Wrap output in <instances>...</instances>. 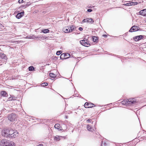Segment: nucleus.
Wrapping results in <instances>:
<instances>
[{"instance_id": "nucleus-1", "label": "nucleus", "mask_w": 146, "mask_h": 146, "mask_svg": "<svg viewBox=\"0 0 146 146\" xmlns=\"http://www.w3.org/2000/svg\"><path fill=\"white\" fill-rule=\"evenodd\" d=\"M0 145L1 146H15V143L13 141L9 140L3 139L0 141Z\"/></svg>"}, {"instance_id": "nucleus-2", "label": "nucleus", "mask_w": 146, "mask_h": 146, "mask_svg": "<svg viewBox=\"0 0 146 146\" xmlns=\"http://www.w3.org/2000/svg\"><path fill=\"white\" fill-rule=\"evenodd\" d=\"M74 30V26L70 25L65 27L62 29V31L64 33H68L71 32Z\"/></svg>"}, {"instance_id": "nucleus-3", "label": "nucleus", "mask_w": 146, "mask_h": 146, "mask_svg": "<svg viewBox=\"0 0 146 146\" xmlns=\"http://www.w3.org/2000/svg\"><path fill=\"white\" fill-rule=\"evenodd\" d=\"M8 134H9V137L10 138H14L17 136L18 134V132L17 131H14L12 129H9L8 131Z\"/></svg>"}, {"instance_id": "nucleus-4", "label": "nucleus", "mask_w": 146, "mask_h": 146, "mask_svg": "<svg viewBox=\"0 0 146 146\" xmlns=\"http://www.w3.org/2000/svg\"><path fill=\"white\" fill-rule=\"evenodd\" d=\"M122 104L124 105L129 104L130 105H132L133 104H135L137 102L133 98L129 99L128 100H127L125 102L122 101Z\"/></svg>"}, {"instance_id": "nucleus-5", "label": "nucleus", "mask_w": 146, "mask_h": 146, "mask_svg": "<svg viewBox=\"0 0 146 146\" xmlns=\"http://www.w3.org/2000/svg\"><path fill=\"white\" fill-rule=\"evenodd\" d=\"M8 131H9V129L6 128L3 129L1 132V135L6 138L9 137V134H8Z\"/></svg>"}, {"instance_id": "nucleus-6", "label": "nucleus", "mask_w": 146, "mask_h": 146, "mask_svg": "<svg viewBox=\"0 0 146 146\" xmlns=\"http://www.w3.org/2000/svg\"><path fill=\"white\" fill-rule=\"evenodd\" d=\"M8 119L11 121H15L16 119V115L14 113H12L7 117Z\"/></svg>"}, {"instance_id": "nucleus-7", "label": "nucleus", "mask_w": 146, "mask_h": 146, "mask_svg": "<svg viewBox=\"0 0 146 146\" xmlns=\"http://www.w3.org/2000/svg\"><path fill=\"white\" fill-rule=\"evenodd\" d=\"M80 43L82 45L86 47H88L90 45V44L88 42L87 40H81Z\"/></svg>"}, {"instance_id": "nucleus-8", "label": "nucleus", "mask_w": 146, "mask_h": 146, "mask_svg": "<svg viewBox=\"0 0 146 146\" xmlns=\"http://www.w3.org/2000/svg\"><path fill=\"white\" fill-rule=\"evenodd\" d=\"M84 106L85 108H91L95 106V105L91 103L86 102L84 105Z\"/></svg>"}, {"instance_id": "nucleus-9", "label": "nucleus", "mask_w": 146, "mask_h": 146, "mask_svg": "<svg viewBox=\"0 0 146 146\" xmlns=\"http://www.w3.org/2000/svg\"><path fill=\"white\" fill-rule=\"evenodd\" d=\"M139 28L138 26L134 25L130 29L129 31L130 32H133L137 31L138 30Z\"/></svg>"}, {"instance_id": "nucleus-10", "label": "nucleus", "mask_w": 146, "mask_h": 146, "mask_svg": "<svg viewBox=\"0 0 146 146\" xmlns=\"http://www.w3.org/2000/svg\"><path fill=\"white\" fill-rule=\"evenodd\" d=\"M24 14V11L22 12L21 13H18L16 16V17L17 19H20L21 17H23Z\"/></svg>"}, {"instance_id": "nucleus-11", "label": "nucleus", "mask_w": 146, "mask_h": 146, "mask_svg": "<svg viewBox=\"0 0 146 146\" xmlns=\"http://www.w3.org/2000/svg\"><path fill=\"white\" fill-rule=\"evenodd\" d=\"M139 13V15L145 16H146V9L140 11Z\"/></svg>"}, {"instance_id": "nucleus-12", "label": "nucleus", "mask_w": 146, "mask_h": 146, "mask_svg": "<svg viewBox=\"0 0 146 146\" xmlns=\"http://www.w3.org/2000/svg\"><path fill=\"white\" fill-rule=\"evenodd\" d=\"M143 38V35H141L136 36L134 37H133V39L135 41H138Z\"/></svg>"}, {"instance_id": "nucleus-13", "label": "nucleus", "mask_w": 146, "mask_h": 146, "mask_svg": "<svg viewBox=\"0 0 146 146\" xmlns=\"http://www.w3.org/2000/svg\"><path fill=\"white\" fill-rule=\"evenodd\" d=\"M137 2H131L126 4L125 5L126 6L135 5H137Z\"/></svg>"}, {"instance_id": "nucleus-14", "label": "nucleus", "mask_w": 146, "mask_h": 146, "mask_svg": "<svg viewBox=\"0 0 146 146\" xmlns=\"http://www.w3.org/2000/svg\"><path fill=\"white\" fill-rule=\"evenodd\" d=\"M1 94L3 97H7L8 96L7 92L4 91H2L1 92Z\"/></svg>"}, {"instance_id": "nucleus-15", "label": "nucleus", "mask_w": 146, "mask_h": 146, "mask_svg": "<svg viewBox=\"0 0 146 146\" xmlns=\"http://www.w3.org/2000/svg\"><path fill=\"white\" fill-rule=\"evenodd\" d=\"M65 54V59H67L69 58L70 57V54L68 53H64Z\"/></svg>"}, {"instance_id": "nucleus-16", "label": "nucleus", "mask_w": 146, "mask_h": 146, "mask_svg": "<svg viewBox=\"0 0 146 146\" xmlns=\"http://www.w3.org/2000/svg\"><path fill=\"white\" fill-rule=\"evenodd\" d=\"M0 56L2 59H6V55L3 53H1L0 54Z\"/></svg>"}, {"instance_id": "nucleus-17", "label": "nucleus", "mask_w": 146, "mask_h": 146, "mask_svg": "<svg viewBox=\"0 0 146 146\" xmlns=\"http://www.w3.org/2000/svg\"><path fill=\"white\" fill-rule=\"evenodd\" d=\"M41 31L43 33H49L50 31L48 29H44L42 30Z\"/></svg>"}, {"instance_id": "nucleus-18", "label": "nucleus", "mask_w": 146, "mask_h": 146, "mask_svg": "<svg viewBox=\"0 0 146 146\" xmlns=\"http://www.w3.org/2000/svg\"><path fill=\"white\" fill-rule=\"evenodd\" d=\"M61 136L56 135V136H55L54 137V139L56 140V141H58L60 140V137Z\"/></svg>"}, {"instance_id": "nucleus-19", "label": "nucleus", "mask_w": 146, "mask_h": 146, "mask_svg": "<svg viewBox=\"0 0 146 146\" xmlns=\"http://www.w3.org/2000/svg\"><path fill=\"white\" fill-rule=\"evenodd\" d=\"M59 126L60 124H59L57 123L55 125L54 127L55 128H57L59 131H61V130H62V129H60L59 128H58V127H59Z\"/></svg>"}, {"instance_id": "nucleus-20", "label": "nucleus", "mask_w": 146, "mask_h": 146, "mask_svg": "<svg viewBox=\"0 0 146 146\" xmlns=\"http://www.w3.org/2000/svg\"><path fill=\"white\" fill-rule=\"evenodd\" d=\"M87 129L89 131H92L93 130V129H92V127L89 125H87Z\"/></svg>"}, {"instance_id": "nucleus-21", "label": "nucleus", "mask_w": 146, "mask_h": 146, "mask_svg": "<svg viewBox=\"0 0 146 146\" xmlns=\"http://www.w3.org/2000/svg\"><path fill=\"white\" fill-rule=\"evenodd\" d=\"M49 76L50 77L52 78H54L56 77V75L53 73H50Z\"/></svg>"}, {"instance_id": "nucleus-22", "label": "nucleus", "mask_w": 146, "mask_h": 146, "mask_svg": "<svg viewBox=\"0 0 146 146\" xmlns=\"http://www.w3.org/2000/svg\"><path fill=\"white\" fill-rule=\"evenodd\" d=\"M93 41L94 42H96L98 40V38L96 36H94L92 38Z\"/></svg>"}, {"instance_id": "nucleus-23", "label": "nucleus", "mask_w": 146, "mask_h": 146, "mask_svg": "<svg viewBox=\"0 0 146 146\" xmlns=\"http://www.w3.org/2000/svg\"><path fill=\"white\" fill-rule=\"evenodd\" d=\"M65 54H64V53L62 54L60 57V58L61 59H65Z\"/></svg>"}, {"instance_id": "nucleus-24", "label": "nucleus", "mask_w": 146, "mask_h": 146, "mask_svg": "<svg viewBox=\"0 0 146 146\" xmlns=\"http://www.w3.org/2000/svg\"><path fill=\"white\" fill-rule=\"evenodd\" d=\"M29 71H33L34 70V68L33 66H30L29 67Z\"/></svg>"}, {"instance_id": "nucleus-25", "label": "nucleus", "mask_w": 146, "mask_h": 146, "mask_svg": "<svg viewBox=\"0 0 146 146\" xmlns=\"http://www.w3.org/2000/svg\"><path fill=\"white\" fill-rule=\"evenodd\" d=\"M14 100H15V99L13 98V96L9 97L8 99L9 101H12Z\"/></svg>"}, {"instance_id": "nucleus-26", "label": "nucleus", "mask_w": 146, "mask_h": 146, "mask_svg": "<svg viewBox=\"0 0 146 146\" xmlns=\"http://www.w3.org/2000/svg\"><path fill=\"white\" fill-rule=\"evenodd\" d=\"M48 85V83L46 82L43 83L41 84V86H45Z\"/></svg>"}, {"instance_id": "nucleus-27", "label": "nucleus", "mask_w": 146, "mask_h": 146, "mask_svg": "<svg viewBox=\"0 0 146 146\" xmlns=\"http://www.w3.org/2000/svg\"><path fill=\"white\" fill-rule=\"evenodd\" d=\"M89 18H86L84 19L83 21H82V22L83 23H85L86 22H88Z\"/></svg>"}, {"instance_id": "nucleus-28", "label": "nucleus", "mask_w": 146, "mask_h": 146, "mask_svg": "<svg viewBox=\"0 0 146 146\" xmlns=\"http://www.w3.org/2000/svg\"><path fill=\"white\" fill-rule=\"evenodd\" d=\"M62 52L61 50L58 51L56 52V54L57 55H59L61 54Z\"/></svg>"}, {"instance_id": "nucleus-29", "label": "nucleus", "mask_w": 146, "mask_h": 146, "mask_svg": "<svg viewBox=\"0 0 146 146\" xmlns=\"http://www.w3.org/2000/svg\"><path fill=\"white\" fill-rule=\"evenodd\" d=\"M88 20L89 21H88V22L90 23H93L94 22L92 19L89 18Z\"/></svg>"}, {"instance_id": "nucleus-30", "label": "nucleus", "mask_w": 146, "mask_h": 146, "mask_svg": "<svg viewBox=\"0 0 146 146\" xmlns=\"http://www.w3.org/2000/svg\"><path fill=\"white\" fill-rule=\"evenodd\" d=\"M35 38H38V40H41V39H42V37H40V36H39V37H35Z\"/></svg>"}, {"instance_id": "nucleus-31", "label": "nucleus", "mask_w": 146, "mask_h": 146, "mask_svg": "<svg viewBox=\"0 0 146 146\" xmlns=\"http://www.w3.org/2000/svg\"><path fill=\"white\" fill-rule=\"evenodd\" d=\"M92 10L91 9H88L87 10V11L88 12H91L92 11Z\"/></svg>"}, {"instance_id": "nucleus-32", "label": "nucleus", "mask_w": 146, "mask_h": 146, "mask_svg": "<svg viewBox=\"0 0 146 146\" xmlns=\"http://www.w3.org/2000/svg\"><path fill=\"white\" fill-rule=\"evenodd\" d=\"M91 119H88V120H87V121L88 122L91 123Z\"/></svg>"}, {"instance_id": "nucleus-33", "label": "nucleus", "mask_w": 146, "mask_h": 146, "mask_svg": "<svg viewBox=\"0 0 146 146\" xmlns=\"http://www.w3.org/2000/svg\"><path fill=\"white\" fill-rule=\"evenodd\" d=\"M19 3H22L23 2V0H19Z\"/></svg>"}, {"instance_id": "nucleus-34", "label": "nucleus", "mask_w": 146, "mask_h": 146, "mask_svg": "<svg viewBox=\"0 0 146 146\" xmlns=\"http://www.w3.org/2000/svg\"><path fill=\"white\" fill-rule=\"evenodd\" d=\"M78 29L80 31H82L83 30V28L81 27H79Z\"/></svg>"}, {"instance_id": "nucleus-35", "label": "nucleus", "mask_w": 146, "mask_h": 146, "mask_svg": "<svg viewBox=\"0 0 146 146\" xmlns=\"http://www.w3.org/2000/svg\"><path fill=\"white\" fill-rule=\"evenodd\" d=\"M36 146H43V145L42 144H40Z\"/></svg>"}, {"instance_id": "nucleus-36", "label": "nucleus", "mask_w": 146, "mask_h": 146, "mask_svg": "<svg viewBox=\"0 0 146 146\" xmlns=\"http://www.w3.org/2000/svg\"><path fill=\"white\" fill-rule=\"evenodd\" d=\"M13 97L14 99H15V100H16V98L15 97V96H13Z\"/></svg>"}, {"instance_id": "nucleus-37", "label": "nucleus", "mask_w": 146, "mask_h": 146, "mask_svg": "<svg viewBox=\"0 0 146 146\" xmlns=\"http://www.w3.org/2000/svg\"><path fill=\"white\" fill-rule=\"evenodd\" d=\"M92 7H91V6L90 7H89V8H92Z\"/></svg>"}, {"instance_id": "nucleus-38", "label": "nucleus", "mask_w": 146, "mask_h": 146, "mask_svg": "<svg viewBox=\"0 0 146 146\" xmlns=\"http://www.w3.org/2000/svg\"><path fill=\"white\" fill-rule=\"evenodd\" d=\"M104 36H106V35H104Z\"/></svg>"}]
</instances>
